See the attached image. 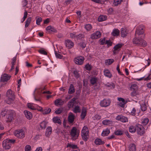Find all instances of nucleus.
<instances>
[{"label":"nucleus","instance_id":"36","mask_svg":"<svg viewBox=\"0 0 151 151\" xmlns=\"http://www.w3.org/2000/svg\"><path fill=\"white\" fill-rule=\"evenodd\" d=\"M81 111V109L80 108V107L78 106H76L74 109L73 110V111L76 113H80V112Z\"/></svg>","mask_w":151,"mask_h":151},{"label":"nucleus","instance_id":"49","mask_svg":"<svg viewBox=\"0 0 151 151\" xmlns=\"http://www.w3.org/2000/svg\"><path fill=\"white\" fill-rule=\"evenodd\" d=\"M40 125L42 129L45 128L46 126V123L45 122H43L40 123Z\"/></svg>","mask_w":151,"mask_h":151},{"label":"nucleus","instance_id":"53","mask_svg":"<svg viewBox=\"0 0 151 151\" xmlns=\"http://www.w3.org/2000/svg\"><path fill=\"white\" fill-rule=\"evenodd\" d=\"M41 54H42L47 55V53L45 50L42 49L38 51Z\"/></svg>","mask_w":151,"mask_h":151},{"label":"nucleus","instance_id":"41","mask_svg":"<svg viewBox=\"0 0 151 151\" xmlns=\"http://www.w3.org/2000/svg\"><path fill=\"white\" fill-rule=\"evenodd\" d=\"M31 21V18L30 17L28 18L27 19L25 24V27H27L29 26Z\"/></svg>","mask_w":151,"mask_h":151},{"label":"nucleus","instance_id":"17","mask_svg":"<svg viewBox=\"0 0 151 151\" xmlns=\"http://www.w3.org/2000/svg\"><path fill=\"white\" fill-rule=\"evenodd\" d=\"M75 119V116L73 113L71 112L70 113L68 114V122L70 123L73 122Z\"/></svg>","mask_w":151,"mask_h":151},{"label":"nucleus","instance_id":"23","mask_svg":"<svg viewBox=\"0 0 151 151\" xmlns=\"http://www.w3.org/2000/svg\"><path fill=\"white\" fill-rule=\"evenodd\" d=\"M52 132V128L50 127H48L46 129L45 135L47 137L49 136L51 134Z\"/></svg>","mask_w":151,"mask_h":151},{"label":"nucleus","instance_id":"58","mask_svg":"<svg viewBox=\"0 0 151 151\" xmlns=\"http://www.w3.org/2000/svg\"><path fill=\"white\" fill-rule=\"evenodd\" d=\"M105 44H107L109 46H110L112 45V42L110 40H106Z\"/></svg>","mask_w":151,"mask_h":151},{"label":"nucleus","instance_id":"60","mask_svg":"<svg viewBox=\"0 0 151 151\" xmlns=\"http://www.w3.org/2000/svg\"><path fill=\"white\" fill-rule=\"evenodd\" d=\"M84 36L83 35L81 34H79V35H77L76 38L77 39H81L83 38Z\"/></svg>","mask_w":151,"mask_h":151},{"label":"nucleus","instance_id":"48","mask_svg":"<svg viewBox=\"0 0 151 151\" xmlns=\"http://www.w3.org/2000/svg\"><path fill=\"white\" fill-rule=\"evenodd\" d=\"M141 109L142 111H145L147 109V107L145 104H142L141 105Z\"/></svg>","mask_w":151,"mask_h":151},{"label":"nucleus","instance_id":"62","mask_svg":"<svg viewBox=\"0 0 151 151\" xmlns=\"http://www.w3.org/2000/svg\"><path fill=\"white\" fill-rule=\"evenodd\" d=\"M79 45L82 48H84L86 47V44L83 42H81L79 44Z\"/></svg>","mask_w":151,"mask_h":151},{"label":"nucleus","instance_id":"37","mask_svg":"<svg viewBox=\"0 0 151 151\" xmlns=\"http://www.w3.org/2000/svg\"><path fill=\"white\" fill-rule=\"evenodd\" d=\"M136 128L133 126H131L129 127V132L131 133H134L136 131Z\"/></svg>","mask_w":151,"mask_h":151},{"label":"nucleus","instance_id":"15","mask_svg":"<svg viewBox=\"0 0 151 151\" xmlns=\"http://www.w3.org/2000/svg\"><path fill=\"white\" fill-rule=\"evenodd\" d=\"M116 120H120L123 122H125L128 121L127 118L126 117L122 115L118 116L116 117Z\"/></svg>","mask_w":151,"mask_h":151},{"label":"nucleus","instance_id":"19","mask_svg":"<svg viewBox=\"0 0 151 151\" xmlns=\"http://www.w3.org/2000/svg\"><path fill=\"white\" fill-rule=\"evenodd\" d=\"M144 32L143 27H137V29L136 31V34L138 35L142 34Z\"/></svg>","mask_w":151,"mask_h":151},{"label":"nucleus","instance_id":"45","mask_svg":"<svg viewBox=\"0 0 151 151\" xmlns=\"http://www.w3.org/2000/svg\"><path fill=\"white\" fill-rule=\"evenodd\" d=\"M149 121V120L148 119L146 118L144 119L142 122V124L144 125H146L147 124Z\"/></svg>","mask_w":151,"mask_h":151},{"label":"nucleus","instance_id":"64","mask_svg":"<svg viewBox=\"0 0 151 151\" xmlns=\"http://www.w3.org/2000/svg\"><path fill=\"white\" fill-rule=\"evenodd\" d=\"M23 4L24 6H26L28 4L27 0H24L23 1Z\"/></svg>","mask_w":151,"mask_h":151},{"label":"nucleus","instance_id":"24","mask_svg":"<svg viewBox=\"0 0 151 151\" xmlns=\"http://www.w3.org/2000/svg\"><path fill=\"white\" fill-rule=\"evenodd\" d=\"M96 144L97 145H103L104 144L105 142L99 138L96 139L95 141Z\"/></svg>","mask_w":151,"mask_h":151},{"label":"nucleus","instance_id":"6","mask_svg":"<svg viewBox=\"0 0 151 151\" xmlns=\"http://www.w3.org/2000/svg\"><path fill=\"white\" fill-rule=\"evenodd\" d=\"M136 126L138 134L140 135H143L145 133V129L143 126L140 124H138Z\"/></svg>","mask_w":151,"mask_h":151},{"label":"nucleus","instance_id":"2","mask_svg":"<svg viewBox=\"0 0 151 151\" xmlns=\"http://www.w3.org/2000/svg\"><path fill=\"white\" fill-rule=\"evenodd\" d=\"M89 130L87 127H84L82 130L81 135L83 139L85 141H87L89 137Z\"/></svg>","mask_w":151,"mask_h":151},{"label":"nucleus","instance_id":"13","mask_svg":"<svg viewBox=\"0 0 151 151\" xmlns=\"http://www.w3.org/2000/svg\"><path fill=\"white\" fill-rule=\"evenodd\" d=\"M11 77V76L6 74H4L1 76V81L2 82L7 81L10 79Z\"/></svg>","mask_w":151,"mask_h":151},{"label":"nucleus","instance_id":"8","mask_svg":"<svg viewBox=\"0 0 151 151\" xmlns=\"http://www.w3.org/2000/svg\"><path fill=\"white\" fill-rule=\"evenodd\" d=\"M3 147L5 150L9 149L12 145V144L8 142V139H6L3 141L2 142Z\"/></svg>","mask_w":151,"mask_h":151},{"label":"nucleus","instance_id":"46","mask_svg":"<svg viewBox=\"0 0 151 151\" xmlns=\"http://www.w3.org/2000/svg\"><path fill=\"white\" fill-rule=\"evenodd\" d=\"M123 131L119 130H117V131L115 132V134L117 135H122L123 134Z\"/></svg>","mask_w":151,"mask_h":151},{"label":"nucleus","instance_id":"40","mask_svg":"<svg viewBox=\"0 0 151 151\" xmlns=\"http://www.w3.org/2000/svg\"><path fill=\"white\" fill-rule=\"evenodd\" d=\"M97 81V79L96 78H92L90 80L91 83L92 85L96 83Z\"/></svg>","mask_w":151,"mask_h":151},{"label":"nucleus","instance_id":"47","mask_svg":"<svg viewBox=\"0 0 151 151\" xmlns=\"http://www.w3.org/2000/svg\"><path fill=\"white\" fill-rule=\"evenodd\" d=\"M31 150V146L29 145H26L24 147L25 151H30Z\"/></svg>","mask_w":151,"mask_h":151},{"label":"nucleus","instance_id":"63","mask_svg":"<svg viewBox=\"0 0 151 151\" xmlns=\"http://www.w3.org/2000/svg\"><path fill=\"white\" fill-rule=\"evenodd\" d=\"M8 140L9 142L12 143H14L15 142V140L13 139H8Z\"/></svg>","mask_w":151,"mask_h":151},{"label":"nucleus","instance_id":"56","mask_svg":"<svg viewBox=\"0 0 151 151\" xmlns=\"http://www.w3.org/2000/svg\"><path fill=\"white\" fill-rule=\"evenodd\" d=\"M62 111V109L61 108H59L55 111V113L56 114H59L61 113Z\"/></svg>","mask_w":151,"mask_h":151},{"label":"nucleus","instance_id":"10","mask_svg":"<svg viewBox=\"0 0 151 151\" xmlns=\"http://www.w3.org/2000/svg\"><path fill=\"white\" fill-rule=\"evenodd\" d=\"M117 99L119 101L117 102V105L122 107H124L126 103L124 99L122 98H118Z\"/></svg>","mask_w":151,"mask_h":151},{"label":"nucleus","instance_id":"7","mask_svg":"<svg viewBox=\"0 0 151 151\" xmlns=\"http://www.w3.org/2000/svg\"><path fill=\"white\" fill-rule=\"evenodd\" d=\"M13 114V113L12 111L9 110L8 111V114H7L6 118V122H11L13 119H14Z\"/></svg>","mask_w":151,"mask_h":151},{"label":"nucleus","instance_id":"61","mask_svg":"<svg viewBox=\"0 0 151 151\" xmlns=\"http://www.w3.org/2000/svg\"><path fill=\"white\" fill-rule=\"evenodd\" d=\"M55 54L57 58L60 59H61L63 57L61 55L56 52H55Z\"/></svg>","mask_w":151,"mask_h":151},{"label":"nucleus","instance_id":"14","mask_svg":"<svg viewBox=\"0 0 151 151\" xmlns=\"http://www.w3.org/2000/svg\"><path fill=\"white\" fill-rule=\"evenodd\" d=\"M101 36V32L97 31L96 33H93L91 35V38L92 39H96L100 37Z\"/></svg>","mask_w":151,"mask_h":151},{"label":"nucleus","instance_id":"5","mask_svg":"<svg viewBox=\"0 0 151 151\" xmlns=\"http://www.w3.org/2000/svg\"><path fill=\"white\" fill-rule=\"evenodd\" d=\"M133 42L134 43L138 44L139 45H141L143 46L146 45L147 43L145 41L142 39H139L137 38H134L133 40Z\"/></svg>","mask_w":151,"mask_h":151},{"label":"nucleus","instance_id":"54","mask_svg":"<svg viewBox=\"0 0 151 151\" xmlns=\"http://www.w3.org/2000/svg\"><path fill=\"white\" fill-rule=\"evenodd\" d=\"M42 21V18L40 17H38L36 20V24L37 25H39L40 24V22Z\"/></svg>","mask_w":151,"mask_h":151},{"label":"nucleus","instance_id":"3","mask_svg":"<svg viewBox=\"0 0 151 151\" xmlns=\"http://www.w3.org/2000/svg\"><path fill=\"white\" fill-rule=\"evenodd\" d=\"M14 135L18 138L22 139L24 137V132L22 129H18L14 132Z\"/></svg>","mask_w":151,"mask_h":151},{"label":"nucleus","instance_id":"18","mask_svg":"<svg viewBox=\"0 0 151 151\" xmlns=\"http://www.w3.org/2000/svg\"><path fill=\"white\" fill-rule=\"evenodd\" d=\"M64 103V101L61 99H57L55 101V104L57 106L62 105Z\"/></svg>","mask_w":151,"mask_h":151},{"label":"nucleus","instance_id":"42","mask_svg":"<svg viewBox=\"0 0 151 151\" xmlns=\"http://www.w3.org/2000/svg\"><path fill=\"white\" fill-rule=\"evenodd\" d=\"M51 111V109L50 108L46 109L42 111V113L43 114H47L49 113Z\"/></svg>","mask_w":151,"mask_h":151},{"label":"nucleus","instance_id":"59","mask_svg":"<svg viewBox=\"0 0 151 151\" xmlns=\"http://www.w3.org/2000/svg\"><path fill=\"white\" fill-rule=\"evenodd\" d=\"M27 12L26 11L24 14V16L23 18V20L22 22H23L25 19L27 18Z\"/></svg>","mask_w":151,"mask_h":151},{"label":"nucleus","instance_id":"30","mask_svg":"<svg viewBox=\"0 0 151 151\" xmlns=\"http://www.w3.org/2000/svg\"><path fill=\"white\" fill-rule=\"evenodd\" d=\"M107 17L106 16L101 15L98 18V21L99 22H102L106 20Z\"/></svg>","mask_w":151,"mask_h":151},{"label":"nucleus","instance_id":"51","mask_svg":"<svg viewBox=\"0 0 151 151\" xmlns=\"http://www.w3.org/2000/svg\"><path fill=\"white\" fill-rule=\"evenodd\" d=\"M85 28L87 31H89L92 28V26L90 24H87L85 26Z\"/></svg>","mask_w":151,"mask_h":151},{"label":"nucleus","instance_id":"27","mask_svg":"<svg viewBox=\"0 0 151 151\" xmlns=\"http://www.w3.org/2000/svg\"><path fill=\"white\" fill-rule=\"evenodd\" d=\"M75 92V89L73 85L72 84H71L69 89L68 93L70 94H71Z\"/></svg>","mask_w":151,"mask_h":151},{"label":"nucleus","instance_id":"21","mask_svg":"<svg viewBox=\"0 0 151 151\" xmlns=\"http://www.w3.org/2000/svg\"><path fill=\"white\" fill-rule=\"evenodd\" d=\"M46 29L48 32L50 33L51 32H57V30L55 29V28L51 26H49L47 27L46 28Z\"/></svg>","mask_w":151,"mask_h":151},{"label":"nucleus","instance_id":"55","mask_svg":"<svg viewBox=\"0 0 151 151\" xmlns=\"http://www.w3.org/2000/svg\"><path fill=\"white\" fill-rule=\"evenodd\" d=\"M8 111H6L4 110L2 111L1 113V115L2 116H4L6 114H8Z\"/></svg>","mask_w":151,"mask_h":151},{"label":"nucleus","instance_id":"28","mask_svg":"<svg viewBox=\"0 0 151 151\" xmlns=\"http://www.w3.org/2000/svg\"><path fill=\"white\" fill-rule=\"evenodd\" d=\"M130 90L131 91H137L138 90V87L135 84H132L131 85L130 87Z\"/></svg>","mask_w":151,"mask_h":151},{"label":"nucleus","instance_id":"57","mask_svg":"<svg viewBox=\"0 0 151 151\" xmlns=\"http://www.w3.org/2000/svg\"><path fill=\"white\" fill-rule=\"evenodd\" d=\"M28 107L30 109H31L34 110L35 109L34 107L30 103H29L27 104Z\"/></svg>","mask_w":151,"mask_h":151},{"label":"nucleus","instance_id":"16","mask_svg":"<svg viewBox=\"0 0 151 151\" xmlns=\"http://www.w3.org/2000/svg\"><path fill=\"white\" fill-rule=\"evenodd\" d=\"M66 46L68 48L70 49L74 46L73 43L71 40H67L65 41Z\"/></svg>","mask_w":151,"mask_h":151},{"label":"nucleus","instance_id":"20","mask_svg":"<svg viewBox=\"0 0 151 151\" xmlns=\"http://www.w3.org/2000/svg\"><path fill=\"white\" fill-rule=\"evenodd\" d=\"M76 99L73 98L68 102V106L69 109L73 107L74 102L76 101Z\"/></svg>","mask_w":151,"mask_h":151},{"label":"nucleus","instance_id":"32","mask_svg":"<svg viewBox=\"0 0 151 151\" xmlns=\"http://www.w3.org/2000/svg\"><path fill=\"white\" fill-rule=\"evenodd\" d=\"M127 34V32L125 29L124 28H122L121 30V36L122 37H126Z\"/></svg>","mask_w":151,"mask_h":151},{"label":"nucleus","instance_id":"1","mask_svg":"<svg viewBox=\"0 0 151 151\" xmlns=\"http://www.w3.org/2000/svg\"><path fill=\"white\" fill-rule=\"evenodd\" d=\"M6 97L7 99L5 102L8 104H11L15 99L14 92L10 89L8 90L6 92Z\"/></svg>","mask_w":151,"mask_h":151},{"label":"nucleus","instance_id":"26","mask_svg":"<svg viewBox=\"0 0 151 151\" xmlns=\"http://www.w3.org/2000/svg\"><path fill=\"white\" fill-rule=\"evenodd\" d=\"M136 147L135 145L132 143L130 144L129 146V151H136Z\"/></svg>","mask_w":151,"mask_h":151},{"label":"nucleus","instance_id":"52","mask_svg":"<svg viewBox=\"0 0 151 151\" xmlns=\"http://www.w3.org/2000/svg\"><path fill=\"white\" fill-rule=\"evenodd\" d=\"M73 73L74 75L75 76L76 78H78L79 77V75L78 73V72L76 70H75L73 71Z\"/></svg>","mask_w":151,"mask_h":151},{"label":"nucleus","instance_id":"34","mask_svg":"<svg viewBox=\"0 0 151 151\" xmlns=\"http://www.w3.org/2000/svg\"><path fill=\"white\" fill-rule=\"evenodd\" d=\"M53 121L54 122L58 123L59 124H61V120L58 117H54L53 119Z\"/></svg>","mask_w":151,"mask_h":151},{"label":"nucleus","instance_id":"39","mask_svg":"<svg viewBox=\"0 0 151 151\" xmlns=\"http://www.w3.org/2000/svg\"><path fill=\"white\" fill-rule=\"evenodd\" d=\"M112 123V121L108 120H106L102 121V123L103 124L105 125H109L111 124Z\"/></svg>","mask_w":151,"mask_h":151},{"label":"nucleus","instance_id":"33","mask_svg":"<svg viewBox=\"0 0 151 151\" xmlns=\"http://www.w3.org/2000/svg\"><path fill=\"white\" fill-rule=\"evenodd\" d=\"M104 73L105 76L107 77L111 78V74L109 70H105L104 71Z\"/></svg>","mask_w":151,"mask_h":151},{"label":"nucleus","instance_id":"25","mask_svg":"<svg viewBox=\"0 0 151 151\" xmlns=\"http://www.w3.org/2000/svg\"><path fill=\"white\" fill-rule=\"evenodd\" d=\"M86 114V109L85 108L82 109L81 114V118L82 119H84Z\"/></svg>","mask_w":151,"mask_h":151},{"label":"nucleus","instance_id":"11","mask_svg":"<svg viewBox=\"0 0 151 151\" xmlns=\"http://www.w3.org/2000/svg\"><path fill=\"white\" fill-rule=\"evenodd\" d=\"M84 58L82 56H80L75 58V61L76 64L81 65L83 62Z\"/></svg>","mask_w":151,"mask_h":151},{"label":"nucleus","instance_id":"31","mask_svg":"<svg viewBox=\"0 0 151 151\" xmlns=\"http://www.w3.org/2000/svg\"><path fill=\"white\" fill-rule=\"evenodd\" d=\"M114 61L113 59H108L105 60V63L106 65H111Z\"/></svg>","mask_w":151,"mask_h":151},{"label":"nucleus","instance_id":"38","mask_svg":"<svg viewBox=\"0 0 151 151\" xmlns=\"http://www.w3.org/2000/svg\"><path fill=\"white\" fill-rule=\"evenodd\" d=\"M110 131L109 129H106L105 131H104L102 133V135L103 136H107L109 133Z\"/></svg>","mask_w":151,"mask_h":151},{"label":"nucleus","instance_id":"50","mask_svg":"<svg viewBox=\"0 0 151 151\" xmlns=\"http://www.w3.org/2000/svg\"><path fill=\"white\" fill-rule=\"evenodd\" d=\"M131 114L134 116L137 115L138 114V113H137L136 110L135 108H134L131 112Z\"/></svg>","mask_w":151,"mask_h":151},{"label":"nucleus","instance_id":"4","mask_svg":"<svg viewBox=\"0 0 151 151\" xmlns=\"http://www.w3.org/2000/svg\"><path fill=\"white\" fill-rule=\"evenodd\" d=\"M71 139L73 140H75L77 139L79 133L77 132V129L75 127H73L70 132Z\"/></svg>","mask_w":151,"mask_h":151},{"label":"nucleus","instance_id":"9","mask_svg":"<svg viewBox=\"0 0 151 151\" xmlns=\"http://www.w3.org/2000/svg\"><path fill=\"white\" fill-rule=\"evenodd\" d=\"M110 103V100L104 99L100 102V105L102 107H106L109 105Z\"/></svg>","mask_w":151,"mask_h":151},{"label":"nucleus","instance_id":"29","mask_svg":"<svg viewBox=\"0 0 151 151\" xmlns=\"http://www.w3.org/2000/svg\"><path fill=\"white\" fill-rule=\"evenodd\" d=\"M16 57L13 58L12 59V61L11 63L12 66L10 70V71H11L14 68V65L16 63Z\"/></svg>","mask_w":151,"mask_h":151},{"label":"nucleus","instance_id":"12","mask_svg":"<svg viewBox=\"0 0 151 151\" xmlns=\"http://www.w3.org/2000/svg\"><path fill=\"white\" fill-rule=\"evenodd\" d=\"M122 45L121 44L116 45L114 47V50L113 51V54L116 55L118 53L122 47Z\"/></svg>","mask_w":151,"mask_h":151},{"label":"nucleus","instance_id":"35","mask_svg":"<svg viewBox=\"0 0 151 151\" xmlns=\"http://www.w3.org/2000/svg\"><path fill=\"white\" fill-rule=\"evenodd\" d=\"M119 31L117 29H115L114 30L111 34L114 36H118L119 35Z\"/></svg>","mask_w":151,"mask_h":151},{"label":"nucleus","instance_id":"43","mask_svg":"<svg viewBox=\"0 0 151 151\" xmlns=\"http://www.w3.org/2000/svg\"><path fill=\"white\" fill-rule=\"evenodd\" d=\"M123 0H114V5L115 6H117L118 4H121Z\"/></svg>","mask_w":151,"mask_h":151},{"label":"nucleus","instance_id":"22","mask_svg":"<svg viewBox=\"0 0 151 151\" xmlns=\"http://www.w3.org/2000/svg\"><path fill=\"white\" fill-rule=\"evenodd\" d=\"M24 113L26 117L29 120L32 118V114L30 112L25 110L24 111Z\"/></svg>","mask_w":151,"mask_h":151},{"label":"nucleus","instance_id":"44","mask_svg":"<svg viewBox=\"0 0 151 151\" xmlns=\"http://www.w3.org/2000/svg\"><path fill=\"white\" fill-rule=\"evenodd\" d=\"M132 92L131 93V95L132 97L136 96L139 94L137 91H132Z\"/></svg>","mask_w":151,"mask_h":151}]
</instances>
